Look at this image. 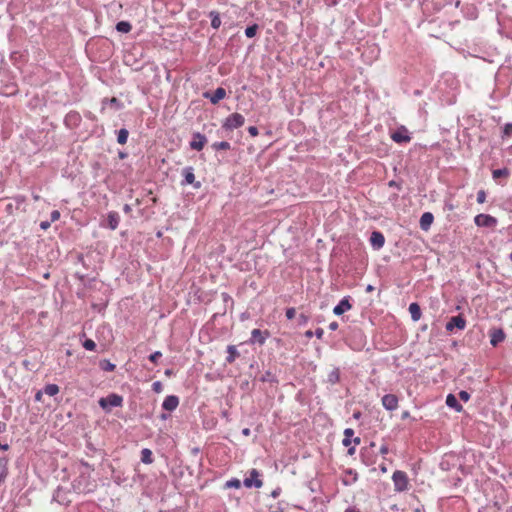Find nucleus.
I'll return each mask as SVG.
<instances>
[{"label":"nucleus","mask_w":512,"mask_h":512,"mask_svg":"<svg viewBox=\"0 0 512 512\" xmlns=\"http://www.w3.org/2000/svg\"><path fill=\"white\" fill-rule=\"evenodd\" d=\"M99 406L106 412H110L114 407H120L123 403V397L116 393H110L98 401Z\"/></svg>","instance_id":"1"},{"label":"nucleus","mask_w":512,"mask_h":512,"mask_svg":"<svg viewBox=\"0 0 512 512\" xmlns=\"http://www.w3.org/2000/svg\"><path fill=\"white\" fill-rule=\"evenodd\" d=\"M245 118L240 113H232L230 114L222 124V128L227 131H232L234 129L240 128L244 125Z\"/></svg>","instance_id":"2"},{"label":"nucleus","mask_w":512,"mask_h":512,"mask_svg":"<svg viewBox=\"0 0 512 512\" xmlns=\"http://www.w3.org/2000/svg\"><path fill=\"white\" fill-rule=\"evenodd\" d=\"M394 490L404 492L408 489V476L404 471L396 470L392 475Z\"/></svg>","instance_id":"3"},{"label":"nucleus","mask_w":512,"mask_h":512,"mask_svg":"<svg viewBox=\"0 0 512 512\" xmlns=\"http://www.w3.org/2000/svg\"><path fill=\"white\" fill-rule=\"evenodd\" d=\"M474 223L478 227L494 228L496 227L498 220L489 214L480 213L474 217Z\"/></svg>","instance_id":"4"},{"label":"nucleus","mask_w":512,"mask_h":512,"mask_svg":"<svg viewBox=\"0 0 512 512\" xmlns=\"http://www.w3.org/2000/svg\"><path fill=\"white\" fill-rule=\"evenodd\" d=\"M466 327V319L463 315H456L450 317L448 322L445 325V329L447 332L452 333L455 329L464 330Z\"/></svg>","instance_id":"5"},{"label":"nucleus","mask_w":512,"mask_h":512,"mask_svg":"<svg viewBox=\"0 0 512 512\" xmlns=\"http://www.w3.org/2000/svg\"><path fill=\"white\" fill-rule=\"evenodd\" d=\"M260 472L257 469H251L249 471V476L246 477L243 481V485L246 488H261L263 486V481L260 479Z\"/></svg>","instance_id":"6"},{"label":"nucleus","mask_w":512,"mask_h":512,"mask_svg":"<svg viewBox=\"0 0 512 512\" xmlns=\"http://www.w3.org/2000/svg\"><path fill=\"white\" fill-rule=\"evenodd\" d=\"M391 139L397 144H405L411 141V135L405 126H400L391 133Z\"/></svg>","instance_id":"7"},{"label":"nucleus","mask_w":512,"mask_h":512,"mask_svg":"<svg viewBox=\"0 0 512 512\" xmlns=\"http://www.w3.org/2000/svg\"><path fill=\"white\" fill-rule=\"evenodd\" d=\"M270 337V332L268 330H260V329H253L251 331V337L249 339L250 344H258L259 346H262L265 344L267 338Z\"/></svg>","instance_id":"8"},{"label":"nucleus","mask_w":512,"mask_h":512,"mask_svg":"<svg viewBox=\"0 0 512 512\" xmlns=\"http://www.w3.org/2000/svg\"><path fill=\"white\" fill-rule=\"evenodd\" d=\"M207 143V138L204 134L200 132H194L192 134V139L189 143V146L192 150L201 151L205 144Z\"/></svg>","instance_id":"9"},{"label":"nucleus","mask_w":512,"mask_h":512,"mask_svg":"<svg viewBox=\"0 0 512 512\" xmlns=\"http://www.w3.org/2000/svg\"><path fill=\"white\" fill-rule=\"evenodd\" d=\"M225 96L226 90L223 87H218L214 91H206L203 93V97L209 99L212 104L219 103Z\"/></svg>","instance_id":"10"},{"label":"nucleus","mask_w":512,"mask_h":512,"mask_svg":"<svg viewBox=\"0 0 512 512\" xmlns=\"http://www.w3.org/2000/svg\"><path fill=\"white\" fill-rule=\"evenodd\" d=\"M352 308L351 297H343L338 304L333 308V313L337 316L344 314Z\"/></svg>","instance_id":"11"},{"label":"nucleus","mask_w":512,"mask_h":512,"mask_svg":"<svg viewBox=\"0 0 512 512\" xmlns=\"http://www.w3.org/2000/svg\"><path fill=\"white\" fill-rule=\"evenodd\" d=\"M179 405V397L176 395H168L162 402V409L168 412H173Z\"/></svg>","instance_id":"12"},{"label":"nucleus","mask_w":512,"mask_h":512,"mask_svg":"<svg viewBox=\"0 0 512 512\" xmlns=\"http://www.w3.org/2000/svg\"><path fill=\"white\" fill-rule=\"evenodd\" d=\"M370 244L375 250H380L385 244V237L380 231H373L370 235Z\"/></svg>","instance_id":"13"},{"label":"nucleus","mask_w":512,"mask_h":512,"mask_svg":"<svg viewBox=\"0 0 512 512\" xmlns=\"http://www.w3.org/2000/svg\"><path fill=\"white\" fill-rule=\"evenodd\" d=\"M106 222H107L106 224L102 223L101 226L107 227L110 230H116L119 225V222H120V216H119L118 212H116V211L108 212Z\"/></svg>","instance_id":"14"},{"label":"nucleus","mask_w":512,"mask_h":512,"mask_svg":"<svg viewBox=\"0 0 512 512\" xmlns=\"http://www.w3.org/2000/svg\"><path fill=\"white\" fill-rule=\"evenodd\" d=\"M382 405L388 411H393L398 407V398L394 394H385L382 397Z\"/></svg>","instance_id":"15"},{"label":"nucleus","mask_w":512,"mask_h":512,"mask_svg":"<svg viewBox=\"0 0 512 512\" xmlns=\"http://www.w3.org/2000/svg\"><path fill=\"white\" fill-rule=\"evenodd\" d=\"M434 221V215L431 212H424L419 220L421 230L428 231Z\"/></svg>","instance_id":"16"},{"label":"nucleus","mask_w":512,"mask_h":512,"mask_svg":"<svg viewBox=\"0 0 512 512\" xmlns=\"http://www.w3.org/2000/svg\"><path fill=\"white\" fill-rule=\"evenodd\" d=\"M183 180L181 181V185L186 186L190 184H194L195 174L194 168L192 166L184 167L182 170Z\"/></svg>","instance_id":"17"},{"label":"nucleus","mask_w":512,"mask_h":512,"mask_svg":"<svg viewBox=\"0 0 512 512\" xmlns=\"http://www.w3.org/2000/svg\"><path fill=\"white\" fill-rule=\"evenodd\" d=\"M14 203H8L5 207V211L8 213V214H13L14 210L16 209H19L21 205H23L26 201V197L25 196H22V195H17L13 198Z\"/></svg>","instance_id":"18"},{"label":"nucleus","mask_w":512,"mask_h":512,"mask_svg":"<svg viewBox=\"0 0 512 512\" xmlns=\"http://www.w3.org/2000/svg\"><path fill=\"white\" fill-rule=\"evenodd\" d=\"M8 462L9 458L7 456H0V486L8 476Z\"/></svg>","instance_id":"19"},{"label":"nucleus","mask_w":512,"mask_h":512,"mask_svg":"<svg viewBox=\"0 0 512 512\" xmlns=\"http://www.w3.org/2000/svg\"><path fill=\"white\" fill-rule=\"evenodd\" d=\"M505 340V333L502 329H494L490 335V344L496 347Z\"/></svg>","instance_id":"20"},{"label":"nucleus","mask_w":512,"mask_h":512,"mask_svg":"<svg viewBox=\"0 0 512 512\" xmlns=\"http://www.w3.org/2000/svg\"><path fill=\"white\" fill-rule=\"evenodd\" d=\"M446 405L449 408L454 409L456 412H461L463 410V407L459 403L457 397L454 394H452V393H449L446 396Z\"/></svg>","instance_id":"21"},{"label":"nucleus","mask_w":512,"mask_h":512,"mask_svg":"<svg viewBox=\"0 0 512 512\" xmlns=\"http://www.w3.org/2000/svg\"><path fill=\"white\" fill-rule=\"evenodd\" d=\"M226 351L228 354L225 359L226 364H232L240 356V353L235 345H228Z\"/></svg>","instance_id":"22"},{"label":"nucleus","mask_w":512,"mask_h":512,"mask_svg":"<svg viewBox=\"0 0 512 512\" xmlns=\"http://www.w3.org/2000/svg\"><path fill=\"white\" fill-rule=\"evenodd\" d=\"M408 310L413 321H418L421 318L422 312L417 302L410 303Z\"/></svg>","instance_id":"23"},{"label":"nucleus","mask_w":512,"mask_h":512,"mask_svg":"<svg viewBox=\"0 0 512 512\" xmlns=\"http://www.w3.org/2000/svg\"><path fill=\"white\" fill-rule=\"evenodd\" d=\"M208 17L211 19V27L218 30L222 24L220 13L216 10H211L208 13Z\"/></svg>","instance_id":"24"},{"label":"nucleus","mask_w":512,"mask_h":512,"mask_svg":"<svg viewBox=\"0 0 512 512\" xmlns=\"http://www.w3.org/2000/svg\"><path fill=\"white\" fill-rule=\"evenodd\" d=\"M345 474L346 475H351V479H348V478H343L342 479V483L345 486H350V485L354 484L358 480V473H357L356 470H354L352 468L346 469L345 470Z\"/></svg>","instance_id":"25"},{"label":"nucleus","mask_w":512,"mask_h":512,"mask_svg":"<svg viewBox=\"0 0 512 512\" xmlns=\"http://www.w3.org/2000/svg\"><path fill=\"white\" fill-rule=\"evenodd\" d=\"M115 29L120 33H129L132 30V25L129 21L121 20L116 23Z\"/></svg>","instance_id":"26"},{"label":"nucleus","mask_w":512,"mask_h":512,"mask_svg":"<svg viewBox=\"0 0 512 512\" xmlns=\"http://www.w3.org/2000/svg\"><path fill=\"white\" fill-rule=\"evenodd\" d=\"M340 381V370L339 368H334L327 376V382L331 385H334Z\"/></svg>","instance_id":"27"},{"label":"nucleus","mask_w":512,"mask_h":512,"mask_svg":"<svg viewBox=\"0 0 512 512\" xmlns=\"http://www.w3.org/2000/svg\"><path fill=\"white\" fill-rule=\"evenodd\" d=\"M141 462L144 464H151L153 462V453L148 448L141 450Z\"/></svg>","instance_id":"28"},{"label":"nucleus","mask_w":512,"mask_h":512,"mask_svg":"<svg viewBox=\"0 0 512 512\" xmlns=\"http://www.w3.org/2000/svg\"><path fill=\"white\" fill-rule=\"evenodd\" d=\"M129 137V131L126 128H121L117 131V142L120 145L127 143Z\"/></svg>","instance_id":"29"},{"label":"nucleus","mask_w":512,"mask_h":512,"mask_svg":"<svg viewBox=\"0 0 512 512\" xmlns=\"http://www.w3.org/2000/svg\"><path fill=\"white\" fill-rule=\"evenodd\" d=\"M353 436H354V430L352 428H346L344 430V438L342 440V445L345 447H349L352 443Z\"/></svg>","instance_id":"30"},{"label":"nucleus","mask_w":512,"mask_h":512,"mask_svg":"<svg viewBox=\"0 0 512 512\" xmlns=\"http://www.w3.org/2000/svg\"><path fill=\"white\" fill-rule=\"evenodd\" d=\"M80 120L81 117L79 113L71 111L66 115L64 122L66 125H69L70 123L77 124Z\"/></svg>","instance_id":"31"},{"label":"nucleus","mask_w":512,"mask_h":512,"mask_svg":"<svg viewBox=\"0 0 512 512\" xmlns=\"http://www.w3.org/2000/svg\"><path fill=\"white\" fill-rule=\"evenodd\" d=\"M510 174L509 169L507 168H499L492 171V178L497 181L500 178L508 177Z\"/></svg>","instance_id":"32"},{"label":"nucleus","mask_w":512,"mask_h":512,"mask_svg":"<svg viewBox=\"0 0 512 512\" xmlns=\"http://www.w3.org/2000/svg\"><path fill=\"white\" fill-rule=\"evenodd\" d=\"M99 367L103 371L112 372L115 370L116 365L110 362L108 359H103L99 362Z\"/></svg>","instance_id":"33"},{"label":"nucleus","mask_w":512,"mask_h":512,"mask_svg":"<svg viewBox=\"0 0 512 512\" xmlns=\"http://www.w3.org/2000/svg\"><path fill=\"white\" fill-rule=\"evenodd\" d=\"M259 380L261 382L278 383L276 376L270 370L265 371Z\"/></svg>","instance_id":"34"},{"label":"nucleus","mask_w":512,"mask_h":512,"mask_svg":"<svg viewBox=\"0 0 512 512\" xmlns=\"http://www.w3.org/2000/svg\"><path fill=\"white\" fill-rule=\"evenodd\" d=\"M43 392L49 396H55L59 393V386L56 384L45 385Z\"/></svg>","instance_id":"35"},{"label":"nucleus","mask_w":512,"mask_h":512,"mask_svg":"<svg viewBox=\"0 0 512 512\" xmlns=\"http://www.w3.org/2000/svg\"><path fill=\"white\" fill-rule=\"evenodd\" d=\"M259 30L258 24L254 23L246 27L245 29V36L247 38H253L256 36L257 32Z\"/></svg>","instance_id":"36"},{"label":"nucleus","mask_w":512,"mask_h":512,"mask_svg":"<svg viewBox=\"0 0 512 512\" xmlns=\"http://www.w3.org/2000/svg\"><path fill=\"white\" fill-rule=\"evenodd\" d=\"M211 147L213 150L219 151V150H229L231 148V145L228 141H220V142L213 143Z\"/></svg>","instance_id":"37"},{"label":"nucleus","mask_w":512,"mask_h":512,"mask_svg":"<svg viewBox=\"0 0 512 512\" xmlns=\"http://www.w3.org/2000/svg\"><path fill=\"white\" fill-rule=\"evenodd\" d=\"M241 485H242V483L239 479L231 478L225 482L224 487L227 489H230V488L239 489L241 487Z\"/></svg>","instance_id":"38"},{"label":"nucleus","mask_w":512,"mask_h":512,"mask_svg":"<svg viewBox=\"0 0 512 512\" xmlns=\"http://www.w3.org/2000/svg\"><path fill=\"white\" fill-rule=\"evenodd\" d=\"M103 103H109L112 107H114L116 110H120L123 108V104L120 100H118L116 97H112L110 99L105 98L103 100Z\"/></svg>","instance_id":"39"},{"label":"nucleus","mask_w":512,"mask_h":512,"mask_svg":"<svg viewBox=\"0 0 512 512\" xmlns=\"http://www.w3.org/2000/svg\"><path fill=\"white\" fill-rule=\"evenodd\" d=\"M82 346L88 351H94L96 349V343L92 339H85Z\"/></svg>","instance_id":"40"},{"label":"nucleus","mask_w":512,"mask_h":512,"mask_svg":"<svg viewBox=\"0 0 512 512\" xmlns=\"http://www.w3.org/2000/svg\"><path fill=\"white\" fill-rule=\"evenodd\" d=\"M502 138L511 137L512 136V122L506 123L503 127Z\"/></svg>","instance_id":"41"},{"label":"nucleus","mask_w":512,"mask_h":512,"mask_svg":"<svg viewBox=\"0 0 512 512\" xmlns=\"http://www.w3.org/2000/svg\"><path fill=\"white\" fill-rule=\"evenodd\" d=\"M162 357V353L160 351H155L149 355L148 359L153 364H157L158 360Z\"/></svg>","instance_id":"42"},{"label":"nucleus","mask_w":512,"mask_h":512,"mask_svg":"<svg viewBox=\"0 0 512 512\" xmlns=\"http://www.w3.org/2000/svg\"><path fill=\"white\" fill-rule=\"evenodd\" d=\"M296 315V309L294 307H290L286 309L285 316L288 320H292Z\"/></svg>","instance_id":"43"},{"label":"nucleus","mask_w":512,"mask_h":512,"mask_svg":"<svg viewBox=\"0 0 512 512\" xmlns=\"http://www.w3.org/2000/svg\"><path fill=\"white\" fill-rule=\"evenodd\" d=\"M485 200H486V192L481 189L477 192V202L479 204H483L485 202Z\"/></svg>","instance_id":"44"},{"label":"nucleus","mask_w":512,"mask_h":512,"mask_svg":"<svg viewBox=\"0 0 512 512\" xmlns=\"http://www.w3.org/2000/svg\"><path fill=\"white\" fill-rule=\"evenodd\" d=\"M152 390L155 392V393H160L162 392L163 390V385L160 381H155L153 384H152Z\"/></svg>","instance_id":"45"},{"label":"nucleus","mask_w":512,"mask_h":512,"mask_svg":"<svg viewBox=\"0 0 512 512\" xmlns=\"http://www.w3.org/2000/svg\"><path fill=\"white\" fill-rule=\"evenodd\" d=\"M458 395H459L460 400H462L464 402L469 401V399L471 397L470 393L467 392L466 390H461Z\"/></svg>","instance_id":"46"},{"label":"nucleus","mask_w":512,"mask_h":512,"mask_svg":"<svg viewBox=\"0 0 512 512\" xmlns=\"http://www.w3.org/2000/svg\"><path fill=\"white\" fill-rule=\"evenodd\" d=\"M60 218V212L58 210H53L50 213V222H55Z\"/></svg>","instance_id":"47"},{"label":"nucleus","mask_w":512,"mask_h":512,"mask_svg":"<svg viewBox=\"0 0 512 512\" xmlns=\"http://www.w3.org/2000/svg\"><path fill=\"white\" fill-rule=\"evenodd\" d=\"M86 450L87 455H91V453H94L97 451V449L94 447V445L91 442H88L86 444Z\"/></svg>","instance_id":"48"},{"label":"nucleus","mask_w":512,"mask_h":512,"mask_svg":"<svg viewBox=\"0 0 512 512\" xmlns=\"http://www.w3.org/2000/svg\"><path fill=\"white\" fill-rule=\"evenodd\" d=\"M248 133L252 136V137H255L259 134L258 132V128L256 126H250L248 127Z\"/></svg>","instance_id":"49"},{"label":"nucleus","mask_w":512,"mask_h":512,"mask_svg":"<svg viewBox=\"0 0 512 512\" xmlns=\"http://www.w3.org/2000/svg\"><path fill=\"white\" fill-rule=\"evenodd\" d=\"M368 452H369V449H368V448H362V449L360 450V457H361L362 461H363L366 465H368V462H366L365 457H366V454H367Z\"/></svg>","instance_id":"50"},{"label":"nucleus","mask_w":512,"mask_h":512,"mask_svg":"<svg viewBox=\"0 0 512 512\" xmlns=\"http://www.w3.org/2000/svg\"><path fill=\"white\" fill-rule=\"evenodd\" d=\"M281 491L282 490L280 487H276L274 490H272L270 496L275 499L281 494Z\"/></svg>","instance_id":"51"},{"label":"nucleus","mask_w":512,"mask_h":512,"mask_svg":"<svg viewBox=\"0 0 512 512\" xmlns=\"http://www.w3.org/2000/svg\"><path fill=\"white\" fill-rule=\"evenodd\" d=\"M221 417L224 418L227 422H229L231 420L230 412L227 409L221 411Z\"/></svg>","instance_id":"52"},{"label":"nucleus","mask_w":512,"mask_h":512,"mask_svg":"<svg viewBox=\"0 0 512 512\" xmlns=\"http://www.w3.org/2000/svg\"><path fill=\"white\" fill-rule=\"evenodd\" d=\"M314 335L318 338V339H321L324 335V330L322 328H317L315 331H314Z\"/></svg>","instance_id":"53"},{"label":"nucleus","mask_w":512,"mask_h":512,"mask_svg":"<svg viewBox=\"0 0 512 512\" xmlns=\"http://www.w3.org/2000/svg\"><path fill=\"white\" fill-rule=\"evenodd\" d=\"M50 226H51V222L50 221H42L40 223V228L42 230H47Z\"/></svg>","instance_id":"54"},{"label":"nucleus","mask_w":512,"mask_h":512,"mask_svg":"<svg viewBox=\"0 0 512 512\" xmlns=\"http://www.w3.org/2000/svg\"><path fill=\"white\" fill-rule=\"evenodd\" d=\"M308 322V317L304 314H300L299 316V324L304 325Z\"/></svg>","instance_id":"55"},{"label":"nucleus","mask_w":512,"mask_h":512,"mask_svg":"<svg viewBox=\"0 0 512 512\" xmlns=\"http://www.w3.org/2000/svg\"><path fill=\"white\" fill-rule=\"evenodd\" d=\"M388 186L389 187H393V188H397L399 190L401 189V185L397 181H395V180L389 181Z\"/></svg>","instance_id":"56"},{"label":"nucleus","mask_w":512,"mask_h":512,"mask_svg":"<svg viewBox=\"0 0 512 512\" xmlns=\"http://www.w3.org/2000/svg\"><path fill=\"white\" fill-rule=\"evenodd\" d=\"M80 465L82 467H85L86 469H90V470H94L93 466L90 465L88 462L84 461V460H81L80 461Z\"/></svg>","instance_id":"57"},{"label":"nucleus","mask_w":512,"mask_h":512,"mask_svg":"<svg viewBox=\"0 0 512 512\" xmlns=\"http://www.w3.org/2000/svg\"><path fill=\"white\" fill-rule=\"evenodd\" d=\"M328 328L331 331H336L338 329V323L336 321H333L329 324Z\"/></svg>","instance_id":"58"},{"label":"nucleus","mask_w":512,"mask_h":512,"mask_svg":"<svg viewBox=\"0 0 512 512\" xmlns=\"http://www.w3.org/2000/svg\"><path fill=\"white\" fill-rule=\"evenodd\" d=\"M42 394H43L42 390L37 391L35 394V397H34L35 401L40 402L42 400Z\"/></svg>","instance_id":"59"},{"label":"nucleus","mask_w":512,"mask_h":512,"mask_svg":"<svg viewBox=\"0 0 512 512\" xmlns=\"http://www.w3.org/2000/svg\"><path fill=\"white\" fill-rule=\"evenodd\" d=\"M60 493H61V488L58 487V489L56 490V492L53 495V499L58 501L59 503H62V501L58 499V495H60Z\"/></svg>","instance_id":"60"},{"label":"nucleus","mask_w":512,"mask_h":512,"mask_svg":"<svg viewBox=\"0 0 512 512\" xmlns=\"http://www.w3.org/2000/svg\"><path fill=\"white\" fill-rule=\"evenodd\" d=\"M123 211H124V213L129 214L132 211V207L129 204H125L123 206Z\"/></svg>","instance_id":"61"},{"label":"nucleus","mask_w":512,"mask_h":512,"mask_svg":"<svg viewBox=\"0 0 512 512\" xmlns=\"http://www.w3.org/2000/svg\"><path fill=\"white\" fill-rule=\"evenodd\" d=\"M75 276H76V277H77L81 282H83L85 286H88V285H89V284L85 283V278H86V277H85V275H81V274H79V273H76V275H75Z\"/></svg>","instance_id":"62"},{"label":"nucleus","mask_w":512,"mask_h":512,"mask_svg":"<svg viewBox=\"0 0 512 512\" xmlns=\"http://www.w3.org/2000/svg\"><path fill=\"white\" fill-rule=\"evenodd\" d=\"M7 425L5 422L0 421V434L6 431Z\"/></svg>","instance_id":"63"},{"label":"nucleus","mask_w":512,"mask_h":512,"mask_svg":"<svg viewBox=\"0 0 512 512\" xmlns=\"http://www.w3.org/2000/svg\"><path fill=\"white\" fill-rule=\"evenodd\" d=\"M374 289H375V287H374L373 285L368 284V285L366 286V288H365V291H366L367 293H371V292H373V291H374Z\"/></svg>","instance_id":"64"}]
</instances>
